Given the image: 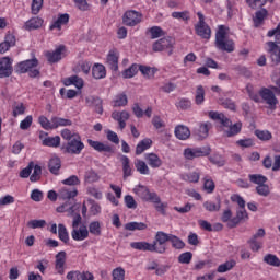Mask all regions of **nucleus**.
Returning <instances> with one entry per match:
<instances>
[{"label":"nucleus","instance_id":"obj_40","mask_svg":"<svg viewBox=\"0 0 280 280\" xmlns=\"http://www.w3.org/2000/svg\"><path fill=\"white\" fill-rule=\"evenodd\" d=\"M183 180H186V183H199L200 180V171L196 170L190 173H186L182 175Z\"/></svg>","mask_w":280,"mask_h":280},{"label":"nucleus","instance_id":"obj_15","mask_svg":"<svg viewBox=\"0 0 280 280\" xmlns=\"http://www.w3.org/2000/svg\"><path fill=\"white\" fill-rule=\"evenodd\" d=\"M106 65L110 71H119V50L112 49L106 57Z\"/></svg>","mask_w":280,"mask_h":280},{"label":"nucleus","instance_id":"obj_16","mask_svg":"<svg viewBox=\"0 0 280 280\" xmlns=\"http://www.w3.org/2000/svg\"><path fill=\"white\" fill-rule=\"evenodd\" d=\"M69 19H71L69 13L58 14V18L54 20L49 25L50 32H54V30H58V32H61L63 25H69Z\"/></svg>","mask_w":280,"mask_h":280},{"label":"nucleus","instance_id":"obj_38","mask_svg":"<svg viewBox=\"0 0 280 280\" xmlns=\"http://www.w3.org/2000/svg\"><path fill=\"white\" fill-rule=\"evenodd\" d=\"M135 167L139 174L142 176H150V167L143 160H135Z\"/></svg>","mask_w":280,"mask_h":280},{"label":"nucleus","instance_id":"obj_55","mask_svg":"<svg viewBox=\"0 0 280 280\" xmlns=\"http://www.w3.org/2000/svg\"><path fill=\"white\" fill-rule=\"evenodd\" d=\"M112 280H126V269L117 267L112 271Z\"/></svg>","mask_w":280,"mask_h":280},{"label":"nucleus","instance_id":"obj_32","mask_svg":"<svg viewBox=\"0 0 280 280\" xmlns=\"http://www.w3.org/2000/svg\"><path fill=\"white\" fill-rule=\"evenodd\" d=\"M120 163L122 165L124 178H130V176H132V166H130V158H128L127 155H121Z\"/></svg>","mask_w":280,"mask_h":280},{"label":"nucleus","instance_id":"obj_19","mask_svg":"<svg viewBox=\"0 0 280 280\" xmlns=\"http://www.w3.org/2000/svg\"><path fill=\"white\" fill-rule=\"evenodd\" d=\"M71 237L74 242H84L89 237V228L86 225L72 228Z\"/></svg>","mask_w":280,"mask_h":280},{"label":"nucleus","instance_id":"obj_11","mask_svg":"<svg viewBox=\"0 0 280 280\" xmlns=\"http://www.w3.org/2000/svg\"><path fill=\"white\" fill-rule=\"evenodd\" d=\"M67 51L66 45H59L55 50H45L44 56L49 65H56L60 62Z\"/></svg>","mask_w":280,"mask_h":280},{"label":"nucleus","instance_id":"obj_21","mask_svg":"<svg viewBox=\"0 0 280 280\" xmlns=\"http://www.w3.org/2000/svg\"><path fill=\"white\" fill-rule=\"evenodd\" d=\"M61 82L63 86H75V89H78L79 91H81V89H84V79H82L78 74L67 77L62 79Z\"/></svg>","mask_w":280,"mask_h":280},{"label":"nucleus","instance_id":"obj_18","mask_svg":"<svg viewBox=\"0 0 280 280\" xmlns=\"http://www.w3.org/2000/svg\"><path fill=\"white\" fill-rule=\"evenodd\" d=\"M112 119L118 122L120 130H124L126 128V121L130 119V113H128L127 110H114L112 113Z\"/></svg>","mask_w":280,"mask_h":280},{"label":"nucleus","instance_id":"obj_61","mask_svg":"<svg viewBox=\"0 0 280 280\" xmlns=\"http://www.w3.org/2000/svg\"><path fill=\"white\" fill-rule=\"evenodd\" d=\"M236 145H238V148H253L255 140L253 138L240 139L236 141Z\"/></svg>","mask_w":280,"mask_h":280},{"label":"nucleus","instance_id":"obj_37","mask_svg":"<svg viewBox=\"0 0 280 280\" xmlns=\"http://www.w3.org/2000/svg\"><path fill=\"white\" fill-rule=\"evenodd\" d=\"M112 106L114 108H121L124 106H128V96L126 93H120L115 96V98L112 101Z\"/></svg>","mask_w":280,"mask_h":280},{"label":"nucleus","instance_id":"obj_31","mask_svg":"<svg viewBox=\"0 0 280 280\" xmlns=\"http://www.w3.org/2000/svg\"><path fill=\"white\" fill-rule=\"evenodd\" d=\"M89 147L96 150V152H108L113 153V147L108 144H104V142L95 141V140H88Z\"/></svg>","mask_w":280,"mask_h":280},{"label":"nucleus","instance_id":"obj_35","mask_svg":"<svg viewBox=\"0 0 280 280\" xmlns=\"http://www.w3.org/2000/svg\"><path fill=\"white\" fill-rule=\"evenodd\" d=\"M92 75L95 80H103V78H106V67L102 63H95L92 67Z\"/></svg>","mask_w":280,"mask_h":280},{"label":"nucleus","instance_id":"obj_3","mask_svg":"<svg viewBox=\"0 0 280 280\" xmlns=\"http://www.w3.org/2000/svg\"><path fill=\"white\" fill-rule=\"evenodd\" d=\"M209 117L213 119V121H219L223 128H228L224 130L225 137H236V135L242 132V121L233 124L223 113L209 112Z\"/></svg>","mask_w":280,"mask_h":280},{"label":"nucleus","instance_id":"obj_28","mask_svg":"<svg viewBox=\"0 0 280 280\" xmlns=\"http://www.w3.org/2000/svg\"><path fill=\"white\" fill-rule=\"evenodd\" d=\"M144 159L152 170H159L163 165V160L156 153H145Z\"/></svg>","mask_w":280,"mask_h":280},{"label":"nucleus","instance_id":"obj_51","mask_svg":"<svg viewBox=\"0 0 280 280\" xmlns=\"http://www.w3.org/2000/svg\"><path fill=\"white\" fill-rule=\"evenodd\" d=\"M137 73H139V65L133 63L122 72V78L125 79L135 78Z\"/></svg>","mask_w":280,"mask_h":280},{"label":"nucleus","instance_id":"obj_39","mask_svg":"<svg viewBox=\"0 0 280 280\" xmlns=\"http://www.w3.org/2000/svg\"><path fill=\"white\" fill-rule=\"evenodd\" d=\"M52 130H56V128L66 127V126H73V121L71 119L61 118V117H52Z\"/></svg>","mask_w":280,"mask_h":280},{"label":"nucleus","instance_id":"obj_17","mask_svg":"<svg viewBox=\"0 0 280 280\" xmlns=\"http://www.w3.org/2000/svg\"><path fill=\"white\" fill-rule=\"evenodd\" d=\"M260 97L268 104V106H271V108H275L279 101H277V96H275V92L268 88H262L259 90Z\"/></svg>","mask_w":280,"mask_h":280},{"label":"nucleus","instance_id":"obj_26","mask_svg":"<svg viewBox=\"0 0 280 280\" xmlns=\"http://www.w3.org/2000/svg\"><path fill=\"white\" fill-rule=\"evenodd\" d=\"M65 264H67V253L59 252L56 255L55 260V269L57 270V275H65Z\"/></svg>","mask_w":280,"mask_h":280},{"label":"nucleus","instance_id":"obj_29","mask_svg":"<svg viewBox=\"0 0 280 280\" xmlns=\"http://www.w3.org/2000/svg\"><path fill=\"white\" fill-rule=\"evenodd\" d=\"M266 19H268V10L260 9L255 12L253 18L254 27H261L264 25Z\"/></svg>","mask_w":280,"mask_h":280},{"label":"nucleus","instance_id":"obj_8","mask_svg":"<svg viewBox=\"0 0 280 280\" xmlns=\"http://www.w3.org/2000/svg\"><path fill=\"white\" fill-rule=\"evenodd\" d=\"M82 150H84V142L80 136H74L72 140L61 145L63 154H82Z\"/></svg>","mask_w":280,"mask_h":280},{"label":"nucleus","instance_id":"obj_4","mask_svg":"<svg viewBox=\"0 0 280 280\" xmlns=\"http://www.w3.org/2000/svg\"><path fill=\"white\" fill-rule=\"evenodd\" d=\"M133 194L142 200V202H152L153 205L161 203V197L156 191L151 190L148 186L139 184L135 186Z\"/></svg>","mask_w":280,"mask_h":280},{"label":"nucleus","instance_id":"obj_23","mask_svg":"<svg viewBox=\"0 0 280 280\" xmlns=\"http://www.w3.org/2000/svg\"><path fill=\"white\" fill-rule=\"evenodd\" d=\"M85 104L86 106H93L95 108V113H97L98 115L104 114V101H102V98H100L98 96H88L85 98Z\"/></svg>","mask_w":280,"mask_h":280},{"label":"nucleus","instance_id":"obj_24","mask_svg":"<svg viewBox=\"0 0 280 280\" xmlns=\"http://www.w3.org/2000/svg\"><path fill=\"white\" fill-rule=\"evenodd\" d=\"M45 136L46 138L43 139ZM39 139L46 148H60V136L47 137V132H40Z\"/></svg>","mask_w":280,"mask_h":280},{"label":"nucleus","instance_id":"obj_50","mask_svg":"<svg viewBox=\"0 0 280 280\" xmlns=\"http://www.w3.org/2000/svg\"><path fill=\"white\" fill-rule=\"evenodd\" d=\"M265 264H268V266H273L275 268H279L280 266V259L275 254H267L264 257Z\"/></svg>","mask_w":280,"mask_h":280},{"label":"nucleus","instance_id":"obj_64","mask_svg":"<svg viewBox=\"0 0 280 280\" xmlns=\"http://www.w3.org/2000/svg\"><path fill=\"white\" fill-rule=\"evenodd\" d=\"M124 200L127 209H137L138 203L137 200H135V197H132V195H126Z\"/></svg>","mask_w":280,"mask_h":280},{"label":"nucleus","instance_id":"obj_10","mask_svg":"<svg viewBox=\"0 0 280 280\" xmlns=\"http://www.w3.org/2000/svg\"><path fill=\"white\" fill-rule=\"evenodd\" d=\"M172 234H167L163 231H159L155 234V240L153 241V246L155 248V253L159 255H164V253L167 250V246L165 245L166 242H170V237Z\"/></svg>","mask_w":280,"mask_h":280},{"label":"nucleus","instance_id":"obj_1","mask_svg":"<svg viewBox=\"0 0 280 280\" xmlns=\"http://www.w3.org/2000/svg\"><path fill=\"white\" fill-rule=\"evenodd\" d=\"M275 38V40L267 42L266 51L275 65H280V22L275 28L267 32V38Z\"/></svg>","mask_w":280,"mask_h":280},{"label":"nucleus","instance_id":"obj_20","mask_svg":"<svg viewBox=\"0 0 280 280\" xmlns=\"http://www.w3.org/2000/svg\"><path fill=\"white\" fill-rule=\"evenodd\" d=\"M246 220H248V212L246 211V208H240L236 211V215L228 223V226L229 229H235L240 222H246Z\"/></svg>","mask_w":280,"mask_h":280},{"label":"nucleus","instance_id":"obj_34","mask_svg":"<svg viewBox=\"0 0 280 280\" xmlns=\"http://www.w3.org/2000/svg\"><path fill=\"white\" fill-rule=\"evenodd\" d=\"M203 208L206 211H209V213H215L222 209V199L220 197L217 198V202L214 201H205L203 202Z\"/></svg>","mask_w":280,"mask_h":280},{"label":"nucleus","instance_id":"obj_30","mask_svg":"<svg viewBox=\"0 0 280 280\" xmlns=\"http://www.w3.org/2000/svg\"><path fill=\"white\" fill-rule=\"evenodd\" d=\"M78 196V188L75 187H62L59 190V198L61 200H71Z\"/></svg>","mask_w":280,"mask_h":280},{"label":"nucleus","instance_id":"obj_27","mask_svg":"<svg viewBox=\"0 0 280 280\" xmlns=\"http://www.w3.org/2000/svg\"><path fill=\"white\" fill-rule=\"evenodd\" d=\"M174 132L176 139H179V141H187V139L191 137V131L189 130V127L185 125H177Z\"/></svg>","mask_w":280,"mask_h":280},{"label":"nucleus","instance_id":"obj_58","mask_svg":"<svg viewBox=\"0 0 280 280\" xmlns=\"http://www.w3.org/2000/svg\"><path fill=\"white\" fill-rule=\"evenodd\" d=\"M40 174H43V168L40 165L36 164L33 166V173L30 176L31 183H37V180H40Z\"/></svg>","mask_w":280,"mask_h":280},{"label":"nucleus","instance_id":"obj_45","mask_svg":"<svg viewBox=\"0 0 280 280\" xmlns=\"http://www.w3.org/2000/svg\"><path fill=\"white\" fill-rule=\"evenodd\" d=\"M248 178H249L250 183H253L254 185H258V186L268 183V177H266L261 174H249Z\"/></svg>","mask_w":280,"mask_h":280},{"label":"nucleus","instance_id":"obj_52","mask_svg":"<svg viewBox=\"0 0 280 280\" xmlns=\"http://www.w3.org/2000/svg\"><path fill=\"white\" fill-rule=\"evenodd\" d=\"M254 135L257 137V139H259L260 141H270V139H272V132H270L269 130H259L256 129L254 131Z\"/></svg>","mask_w":280,"mask_h":280},{"label":"nucleus","instance_id":"obj_46","mask_svg":"<svg viewBox=\"0 0 280 280\" xmlns=\"http://www.w3.org/2000/svg\"><path fill=\"white\" fill-rule=\"evenodd\" d=\"M195 104H197V106L205 104V86L202 85H198L196 89Z\"/></svg>","mask_w":280,"mask_h":280},{"label":"nucleus","instance_id":"obj_5","mask_svg":"<svg viewBox=\"0 0 280 280\" xmlns=\"http://www.w3.org/2000/svg\"><path fill=\"white\" fill-rule=\"evenodd\" d=\"M38 67V59H27L19 62L15 66L16 73H28L30 78H38L40 75V71L36 69Z\"/></svg>","mask_w":280,"mask_h":280},{"label":"nucleus","instance_id":"obj_56","mask_svg":"<svg viewBox=\"0 0 280 280\" xmlns=\"http://www.w3.org/2000/svg\"><path fill=\"white\" fill-rule=\"evenodd\" d=\"M38 124L44 128V130H54V121L46 116H39Z\"/></svg>","mask_w":280,"mask_h":280},{"label":"nucleus","instance_id":"obj_59","mask_svg":"<svg viewBox=\"0 0 280 280\" xmlns=\"http://www.w3.org/2000/svg\"><path fill=\"white\" fill-rule=\"evenodd\" d=\"M47 225V221L40 219V220H31L27 222L28 229H45Z\"/></svg>","mask_w":280,"mask_h":280},{"label":"nucleus","instance_id":"obj_63","mask_svg":"<svg viewBox=\"0 0 280 280\" xmlns=\"http://www.w3.org/2000/svg\"><path fill=\"white\" fill-rule=\"evenodd\" d=\"M191 259H194V254L191 252H185L178 256L179 264H191Z\"/></svg>","mask_w":280,"mask_h":280},{"label":"nucleus","instance_id":"obj_36","mask_svg":"<svg viewBox=\"0 0 280 280\" xmlns=\"http://www.w3.org/2000/svg\"><path fill=\"white\" fill-rule=\"evenodd\" d=\"M152 143V139L150 138L142 139L136 147V155L139 156L142 152H145V150H150Z\"/></svg>","mask_w":280,"mask_h":280},{"label":"nucleus","instance_id":"obj_49","mask_svg":"<svg viewBox=\"0 0 280 280\" xmlns=\"http://www.w3.org/2000/svg\"><path fill=\"white\" fill-rule=\"evenodd\" d=\"M209 126H211L209 122H202L199 125L197 130V137L199 139H207V137H209Z\"/></svg>","mask_w":280,"mask_h":280},{"label":"nucleus","instance_id":"obj_9","mask_svg":"<svg viewBox=\"0 0 280 280\" xmlns=\"http://www.w3.org/2000/svg\"><path fill=\"white\" fill-rule=\"evenodd\" d=\"M209 154H211L210 147H197V148L184 149V159H186V161H194V159L209 156Z\"/></svg>","mask_w":280,"mask_h":280},{"label":"nucleus","instance_id":"obj_44","mask_svg":"<svg viewBox=\"0 0 280 280\" xmlns=\"http://www.w3.org/2000/svg\"><path fill=\"white\" fill-rule=\"evenodd\" d=\"M58 237L63 244H69V231H67V226L62 223L58 225Z\"/></svg>","mask_w":280,"mask_h":280},{"label":"nucleus","instance_id":"obj_33","mask_svg":"<svg viewBox=\"0 0 280 280\" xmlns=\"http://www.w3.org/2000/svg\"><path fill=\"white\" fill-rule=\"evenodd\" d=\"M60 167H62V161H60V158H51L49 160L48 170L50 174L58 176V174H60Z\"/></svg>","mask_w":280,"mask_h":280},{"label":"nucleus","instance_id":"obj_6","mask_svg":"<svg viewBox=\"0 0 280 280\" xmlns=\"http://www.w3.org/2000/svg\"><path fill=\"white\" fill-rule=\"evenodd\" d=\"M198 22L195 24V33L202 38V40H211V26L207 24L205 14L197 12Z\"/></svg>","mask_w":280,"mask_h":280},{"label":"nucleus","instance_id":"obj_12","mask_svg":"<svg viewBox=\"0 0 280 280\" xmlns=\"http://www.w3.org/2000/svg\"><path fill=\"white\" fill-rule=\"evenodd\" d=\"M142 19L143 14H141V12L129 10L122 15V23L124 25H127V27H135L141 23Z\"/></svg>","mask_w":280,"mask_h":280},{"label":"nucleus","instance_id":"obj_57","mask_svg":"<svg viewBox=\"0 0 280 280\" xmlns=\"http://www.w3.org/2000/svg\"><path fill=\"white\" fill-rule=\"evenodd\" d=\"M149 34H151V38H161V36H165V31L161 28V26H152L148 30Z\"/></svg>","mask_w":280,"mask_h":280},{"label":"nucleus","instance_id":"obj_22","mask_svg":"<svg viewBox=\"0 0 280 280\" xmlns=\"http://www.w3.org/2000/svg\"><path fill=\"white\" fill-rule=\"evenodd\" d=\"M44 23L45 20H43V18H31L24 23L23 30H25L26 32H34V30H40Z\"/></svg>","mask_w":280,"mask_h":280},{"label":"nucleus","instance_id":"obj_41","mask_svg":"<svg viewBox=\"0 0 280 280\" xmlns=\"http://www.w3.org/2000/svg\"><path fill=\"white\" fill-rule=\"evenodd\" d=\"M145 229H148V224L143 223V222H129L127 224H125V230L126 231H145Z\"/></svg>","mask_w":280,"mask_h":280},{"label":"nucleus","instance_id":"obj_13","mask_svg":"<svg viewBox=\"0 0 280 280\" xmlns=\"http://www.w3.org/2000/svg\"><path fill=\"white\" fill-rule=\"evenodd\" d=\"M259 237H266V230L262 228L258 229L257 233H255L250 240L247 241L253 253H259V250L264 248V241L259 240Z\"/></svg>","mask_w":280,"mask_h":280},{"label":"nucleus","instance_id":"obj_54","mask_svg":"<svg viewBox=\"0 0 280 280\" xmlns=\"http://www.w3.org/2000/svg\"><path fill=\"white\" fill-rule=\"evenodd\" d=\"M237 265V262L233 259L225 261L224 264H221L217 271L218 272H229V270H233V268H235V266Z\"/></svg>","mask_w":280,"mask_h":280},{"label":"nucleus","instance_id":"obj_7","mask_svg":"<svg viewBox=\"0 0 280 280\" xmlns=\"http://www.w3.org/2000/svg\"><path fill=\"white\" fill-rule=\"evenodd\" d=\"M80 209H81L80 203H74L68 209H67V205H62L57 208V212L65 213V211H68V215H70V218H73L72 229H75L80 226V224H82V215H80Z\"/></svg>","mask_w":280,"mask_h":280},{"label":"nucleus","instance_id":"obj_53","mask_svg":"<svg viewBox=\"0 0 280 280\" xmlns=\"http://www.w3.org/2000/svg\"><path fill=\"white\" fill-rule=\"evenodd\" d=\"M97 180H100V175L95 171L89 170L85 172V174H84L85 183H88V184L97 183Z\"/></svg>","mask_w":280,"mask_h":280},{"label":"nucleus","instance_id":"obj_25","mask_svg":"<svg viewBox=\"0 0 280 280\" xmlns=\"http://www.w3.org/2000/svg\"><path fill=\"white\" fill-rule=\"evenodd\" d=\"M130 247L133 248V250H142L143 253H155L153 243H148L145 241L131 242Z\"/></svg>","mask_w":280,"mask_h":280},{"label":"nucleus","instance_id":"obj_62","mask_svg":"<svg viewBox=\"0 0 280 280\" xmlns=\"http://www.w3.org/2000/svg\"><path fill=\"white\" fill-rule=\"evenodd\" d=\"M80 178L77 175H71L62 180V185H68V187H75L77 185H80Z\"/></svg>","mask_w":280,"mask_h":280},{"label":"nucleus","instance_id":"obj_60","mask_svg":"<svg viewBox=\"0 0 280 280\" xmlns=\"http://www.w3.org/2000/svg\"><path fill=\"white\" fill-rule=\"evenodd\" d=\"M45 2V0H32V4H31V12L32 14L36 15L40 12V10H43V3Z\"/></svg>","mask_w":280,"mask_h":280},{"label":"nucleus","instance_id":"obj_47","mask_svg":"<svg viewBox=\"0 0 280 280\" xmlns=\"http://www.w3.org/2000/svg\"><path fill=\"white\" fill-rule=\"evenodd\" d=\"M168 242H171L172 247L176 250H183V248H185V242L174 234H171Z\"/></svg>","mask_w":280,"mask_h":280},{"label":"nucleus","instance_id":"obj_43","mask_svg":"<svg viewBox=\"0 0 280 280\" xmlns=\"http://www.w3.org/2000/svg\"><path fill=\"white\" fill-rule=\"evenodd\" d=\"M88 231L91 233V235L100 237V235H102V223H100V221L90 222Z\"/></svg>","mask_w":280,"mask_h":280},{"label":"nucleus","instance_id":"obj_2","mask_svg":"<svg viewBox=\"0 0 280 280\" xmlns=\"http://www.w3.org/2000/svg\"><path fill=\"white\" fill-rule=\"evenodd\" d=\"M229 32L231 28L226 25H219L215 32L214 47L219 51H226L228 54H233L235 51V42L229 38Z\"/></svg>","mask_w":280,"mask_h":280},{"label":"nucleus","instance_id":"obj_48","mask_svg":"<svg viewBox=\"0 0 280 280\" xmlns=\"http://www.w3.org/2000/svg\"><path fill=\"white\" fill-rule=\"evenodd\" d=\"M203 190L206 194H213V191H215V182L209 176L203 178Z\"/></svg>","mask_w":280,"mask_h":280},{"label":"nucleus","instance_id":"obj_42","mask_svg":"<svg viewBox=\"0 0 280 280\" xmlns=\"http://www.w3.org/2000/svg\"><path fill=\"white\" fill-rule=\"evenodd\" d=\"M171 16L173 19H177V21H184V23H189V21H191V14L189 13V11H175L171 14Z\"/></svg>","mask_w":280,"mask_h":280},{"label":"nucleus","instance_id":"obj_14","mask_svg":"<svg viewBox=\"0 0 280 280\" xmlns=\"http://www.w3.org/2000/svg\"><path fill=\"white\" fill-rule=\"evenodd\" d=\"M14 60L10 57L0 58V78H10L12 75L14 68L12 63Z\"/></svg>","mask_w":280,"mask_h":280}]
</instances>
